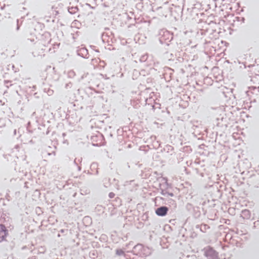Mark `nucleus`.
Returning a JSON list of instances; mask_svg holds the SVG:
<instances>
[{"label":"nucleus","instance_id":"obj_5","mask_svg":"<svg viewBox=\"0 0 259 259\" xmlns=\"http://www.w3.org/2000/svg\"><path fill=\"white\" fill-rule=\"evenodd\" d=\"M109 196H110L111 198H112V197H113V194L112 193H110V194H109Z\"/></svg>","mask_w":259,"mask_h":259},{"label":"nucleus","instance_id":"obj_4","mask_svg":"<svg viewBox=\"0 0 259 259\" xmlns=\"http://www.w3.org/2000/svg\"><path fill=\"white\" fill-rule=\"evenodd\" d=\"M116 254L118 255H122L123 254V251L122 250H117Z\"/></svg>","mask_w":259,"mask_h":259},{"label":"nucleus","instance_id":"obj_2","mask_svg":"<svg viewBox=\"0 0 259 259\" xmlns=\"http://www.w3.org/2000/svg\"><path fill=\"white\" fill-rule=\"evenodd\" d=\"M168 208L165 206L158 208L156 210V214L158 216H164L167 213Z\"/></svg>","mask_w":259,"mask_h":259},{"label":"nucleus","instance_id":"obj_7","mask_svg":"<svg viewBox=\"0 0 259 259\" xmlns=\"http://www.w3.org/2000/svg\"><path fill=\"white\" fill-rule=\"evenodd\" d=\"M168 195L170 196H173V194L172 193H169L168 194Z\"/></svg>","mask_w":259,"mask_h":259},{"label":"nucleus","instance_id":"obj_3","mask_svg":"<svg viewBox=\"0 0 259 259\" xmlns=\"http://www.w3.org/2000/svg\"><path fill=\"white\" fill-rule=\"evenodd\" d=\"M6 235L7 233L5 227L3 225H0V242L5 239Z\"/></svg>","mask_w":259,"mask_h":259},{"label":"nucleus","instance_id":"obj_1","mask_svg":"<svg viewBox=\"0 0 259 259\" xmlns=\"http://www.w3.org/2000/svg\"><path fill=\"white\" fill-rule=\"evenodd\" d=\"M206 256L208 259H217L218 254L217 253L212 249H208L207 250L205 253Z\"/></svg>","mask_w":259,"mask_h":259},{"label":"nucleus","instance_id":"obj_6","mask_svg":"<svg viewBox=\"0 0 259 259\" xmlns=\"http://www.w3.org/2000/svg\"><path fill=\"white\" fill-rule=\"evenodd\" d=\"M84 219H85V220H89L90 218L89 217H85Z\"/></svg>","mask_w":259,"mask_h":259}]
</instances>
